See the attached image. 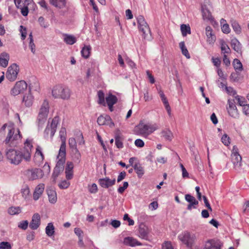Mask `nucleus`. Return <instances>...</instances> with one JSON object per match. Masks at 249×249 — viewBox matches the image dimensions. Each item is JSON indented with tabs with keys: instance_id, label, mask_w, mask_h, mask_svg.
Masks as SVG:
<instances>
[{
	"instance_id": "60",
	"label": "nucleus",
	"mask_w": 249,
	"mask_h": 249,
	"mask_svg": "<svg viewBox=\"0 0 249 249\" xmlns=\"http://www.w3.org/2000/svg\"><path fill=\"white\" fill-rule=\"evenodd\" d=\"M28 6H25L18 8L21 9V13L23 16H27L28 15L29 13Z\"/></svg>"
},
{
	"instance_id": "20",
	"label": "nucleus",
	"mask_w": 249,
	"mask_h": 249,
	"mask_svg": "<svg viewBox=\"0 0 249 249\" xmlns=\"http://www.w3.org/2000/svg\"><path fill=\"white\" fill-rule=\"evenodd\" d=\"M115 179H110L108 178H100L99 179V183L101 187L107 188L109 186H111L115 184Z\"/></svg>"
},
{
	"instance_id": "57",
	"label": "nucleus",
	"mask_w": 249,
	"mask_h": 249,
	"mask_svg": "<svg viewBox=\"0 0 249 249\" xmlns=\"http://www.w3.org/2000/svg\"><path fill=\"white\" fill-rule=\"evenodd\" d=\"M28 222L27 220L22 221L18 224V227L25 230L28 227Z\"/></svg>"
},
{
	"instance_id": "29",
	"label": "nucleus",
	"mask_w": 249,
	"mask_h": 249,
	"mask_svg": "<svg viewBox=\"0 0 249 249\" xmlns=\"http://www.w3.org/2000/svg\"><path fill=\"white\" fill-rule=\"evenodd\" d=\"M212 32V29L210 26H208L206 27V35L207 37V40L210 43H213L215 39V37Z\"/></svg>"
},
{
	"instance_id": "24",
	"label": "nucleus",
	"mask_w": 249,
	"mask_h": 249,
	"mask_svg": "<svg viewBox=\"0 0 249 249\" xmlns=\"http://www.w3.org/2000/svg\"><path fill=\"white\" fill-rule=\"evenodd\" d=\"M133 167L137 174L138 177L141 178L144 174L143 167L139 162L136 163Z\"/></svg>"
},
{
	"instance_id": "47",
	"label": "nucleus",
	"mask_w": 249,
	"mask_h": 249,
	"mask_svg": "<svg viewBox=\"0 0 249 249\" xmlns=\"http://www.w3.org/2000/svg\"><path fill=\"white\" fill-rule=\"evenodd\" d=\"M8 212L11 215L18 214L21 212V209L19 207H11L8 209Z\"/></svg>"
},
{
	"instance_id": "33",
	"label": "nucleus",
	"mask_w": 249,
	"mask_h": 249,
	"mask_svg": "<svg viewBox=\"0 0 249 249\" xmlns=\"http://www.w3.org/2000/svg\"><path fill=\"white\" fill-rule=\"evenodd\" d=\"M106 101L107 105H110L111 106L114 105L117 103L118 99L115 95L110 93L106 97Z\"/></svg>"
},
{
	"instance_id": "52",
	"label": "nucleus",
	"mask_w": 249,
	"mask_h": 249,
	"mask_svg": "<svg viewBox=\"0 0 249 249\" xmlns=\"http://www.w3.org/2000/svg\"><path fill=\"white\" fill-rule=\"evenodd\" d=\"M21 193L22 194V196L24 198H26L30 194L29 188L28 186H26L24 188H22L21 190Z\"/></svg>"
},
{
	"instance_id": "9",
	"label": "nucleus",
	"mask_w": 249,
	"mask_h": 249,
	"mask_svg": "<svg viewBox=\"0 0 249 249\" xmlns=\"http://www.w3.org/2000/svg\"><path fill=\"white\" fill-rule=\"evenodd\" d=\"M59 123L58 117H55L52 121L50 125L48 124L44 132L45 137H48L50 135L51 137H53L56 131L57 124Z\"/></svg>"
},
{
	"instance_id": "61",
	"label": "nucleus",
	"mask_w": 249,
	"mask_h": 249,
	"mask_svg": "<svg viewBox=\"0 0 249 249\" xmlns=\"http://www.w3.org/2000/svg\"><path fill=\"white\" fill-rule=\"evenodd\" d=\"M123 219L124 220H127L128 222V225L129 226H132L134 224V221L133 220L130 219L129 217L128 214L127 213H125L123 217Z\"/></svg>"
},
{
	"instance_id": "48",
	"label": "nucleus",
	"mask_w": 249,
	"mask_h": 249,
	"mask_svg": "<svg viewBox=\"0 0 249 249\" xmlns=\"http://www.w3.org/2000/svg\"><path fill=\"white\" fill-rule=\"evenodd\" d=\"M76 142H78L79 145L84 144L85 143L84 137L81 132H79L76 134Z\"/></svg>"
},
{
	"instance_id": "34",
	"label": "nucleus",
	"mask_w": 249,
	"mask_h": 249,
	"mask_svg": "<svg viewBox=\"0 0 249 249\" xmlns=\"http://www.w3.org/2000/svg\"><path fill=\"white\" fill-rule=\"evenodd\" d=\"M71 152L73 160L75 162H79L80 160L81 156L77 148L71 149Z\"/></svg>"
},
{
	"instance_id": "56",
	"label": "nucleus",
	"mask_w": 249,
	"mask_h": 249,
	"mask_svg": "<svg viewBox=\"0 0 249 249\" xmlns=\"http://www.w3.org/2000/svg\"><path fill=\"white\" fill-rule=\"evenodd\" d=\"M239 72H232L230 75V79L233 82H237L239 80Z\"/></svg>"
},
{
	"instance_id": "62",
	"label": "nucleus",
	"mask_w": 249,
	"mask_h": 249,
	"mask_svg": "<svg viewBox=\"0 0 249 249\" xmlns=\"http://www.w3.org/2000/svg\"><path fill=\"white\" fill-rule=\"evenodd\" d=\"M20 33L21 34V39L24 40L26 37V29L22 25L20 26Z\"/></svg>"
},
{
	"instance_id": "1",
	"label": "nucleus",
	"mask_w": 249,
	"mask_h": 249,
	"mask_svg": "<svg viewBox=\"0 0 249 249\" xmlns=\"http://www.w3.org/2000/svg\"><path fill=\"white\" fill-rule=\"evenodd\" d=\"M8 133L2 145L6 148V156L9 162L13 164L18 165L24 160L26 162L31 160L33 145L31 141L27 140L24 143V147L20 150H16L12 147L16 146L18 140L20 139L21 135L18 129L16 130L12 126H8Z\"/></svg>"
},
{
	"instance_id": "54",
	"label": "nucleus",
	"mask_w": 249,
	"mask_h": 249,
	"mask_svg": "<svg viewBox=\"0 0 249 249\" xmlns=\"http://www.w3.org/2000/svg\"><path fill=\"white\" fill-rule=\"evenodd\" d=\"M225 89L227 91V92L232 96H236V91L233 89V88L231 87H225Z\"/></svg>"
},
{
	"instance_id": "17",
	"label": "nucleus",
	"mask_w": 249,
	"mask_h": 249,
	"mask_svg": "<svg viewBox=\"0 0 249 249\" xmlns=\"http://www.w3.org/2000/svg\"><path fill=\"white\" fill-rule=\"evenodd\" d=\"M45 188V185L43 183H40L37 185L33 193V198L35 200H38L42 195Z\"/></svg>"
},
{
	"instance_id": "25",
	"label": "nucleus",
	"mask_w": 249,
	"mask_h": 249,
	"mask_svg": "<svg viewBox=\"0 0 249 249\" xmlns=\"http://www.w3.org/2000/svg\"><path fill=\"white\" fill-rule=\"evenodd\" d=\"M35 159V160H36L38 162H42L44 160V156L42 152V148L39 145L36 148Z\"/></svg>"
},
{
	"instance_id": "45",
	"label": "nucleus",
	"mask_w": 249,
	"mask_h": 249,
	"mask_svg": "<svg viewBox=\"0 0 249 249\" xmlns=\"http://www.w3.org/2000/svg\"><path fill=\"white\" fill-rule=\"evenodd\" d=\"M29 39L30 40L29 46L31 49V52L34 54L36 52V46L34 43L33 37L32 33H31L29 35Z\"/></svg>"
},
{
	"instance_id": "46",
	"label": "nucleus",
	"mask_w": 249,
	"mask_h": 249,
	"mask_svg": "<svg viewBox=\"0 0 249 249\" xmlns=\"http://www.w3.org/2000/svg\"><path fill=\"white\" fill-rule=\"evenodd\" d=\"M231 24L233 30L237 33L240 34L241 32V27L238 23L234 20L231 21Z\"/></svg>"
},
{
	"instance_id": "18",
	"label": "nucleus",
	"mask_w": 249,
	"mask_h": 249,
	"mask_svg": "<svg viewBox=\"0 0 249 249\" xmlns=\"http://www.w3.org/2000/svg\"><path fill=\"white\" fill-rule=\"evenodd\" d=\"M40 224V217L38 213L33 215L32 221L29 224L30 228L32 230L37 229Z\"/></svg>"
},
{
	"instance_id": "28",
	"label": "nucleus",
	"mask_w": 249,
	"mask_h": 249,
	"mask_svg": "<svg viewBox=\"0 0 249 249\" xmlns=\"http://www.w3.org/2000/svg\"><path fill=\"white\" fill-rule=\"evenodd\" d=\"M231 45L235 51L238 53H241V44L236 38L231 40Z\"/></svg>"
},
{
	"instance_id": "51",
	"label": "nucleus",
	"mask_w": 249,
	"mask_h": 249,
	"mask_svg": "<svg viewBox=\"0 0 249 249\" xmlns=\"http://www.w3.org/2000/svg\"><path fill=\"white\" fill-rule=\"evenodd\" d=\"M230 138L226 134H224L221 138V142L225 145H229L230 143Z\"/></svg>"
},
{
	"instance_id": "22",
	"label": "nucleus",
	"mask_w": 249,
	"mask_h": 249,
	"mask_svg": "<svg viewBox=\"0 0 249 249\" xmlns=\"http://www.w3.org/2000/svg\"><path fill=\"white\" fill-rule=\"evenodd\" d=\"M47 193L49 202L52 204H54L57 201V196L55 191L53 188H48L47 189Z\"/></svg>"
},
{
	"instance_id": "27",
	"label": "nucleus",
	"mask_w": 249,
	"mask_h": 249,
	"mask_svg": "<svg viewBox=\"0 0 249 249\" xmlns=\"http://www.w3.org/2000/svg\"><path fill=\"white\" fill-rule=\"evenodd\" d=\"M202 13L203 18L204 20L210 21H213V18L211 12L205 6L202 7Z\"/></svg>"
},
{
	"instance_id": "58",
	"label": "nucleus",
	"mask_w": 249,
	"mask_h": 249,
	"mask_svg": "<svg viewBox=\"0 0 249 249\" xmlns=\"http://www.w3.org/2000/svg\"><path fill=\"white\" fill-rule=\"evenodd\" d=\"M212 62H213L214 66L216 67L217 68H218L220 67V65H221V60L219 58L212 57Z\"/></svg>"
},
{
	"instance_id": "35",
	"label": "nucleus",
	"mask_w": 249,
	"mask_h": 249,
	"mask_svg": "<svg viewBox=\"0 0 249 249\" xmlns=\"http://www.w3.org/2000/svg\"><path fill=\"white\" fill-rule=\"evenodd\" d=\"M233 66L237 72H241L243 71V65L241 61L238 59H234L233 61Z\"/></svg>"
},
{
	"instance_id": "12",
	"label": "nucleus",
	"mask_w": 249,
	"mask_h": 249,
	"mask_svg": "<svg viewBox=\"0 0 249 249\" xmlns=\"http://www.w3.org/2000/svg\"><path fill=\"white\" fill-rule=\"evenodd\" d=\"M26 174L31 180L41 178L44 175L42 170L38 168L28 169L26 171Z\"/></svg>"
},
{
	"instance_id": "14",
	"label": "nucleus",
	"mask_w": 249,
	"mask_h": 249,
	"mask_svg": "<svg viewBox=\"0 0 249 249\" xmlns=\"http://www.w3.org/2000/svg\"><path fill=\"white\" fill-rule=\"evenodd\" d=\"M97 123L100 125H107L110 127L114 125L110 117L107 115H100L97 119Z\"/></svg>"
},
{
	"instance_id": "63",
	"label": "nucleus",
	"mask_w": 249,
	"mask_h": 249,
	"mask_svg": "<svg viewBox=\"0 0 249 249\" xmlns=\"http://www.w3.org/2000/svg\"><path fill=\"white\" fill-rule=\"evenodd\" d=\"M135 144L138 147H142L144 145V143L142 140L138 139L135 140Z\"/></svg>"
},
{
	"instance_id": "31",
	"label": "nucleus",
	"mask_w": 249,
	"mask_h": 249,
	"mask_svg": "<svg viewBox=\"0 0 249 249\" xmlns=\"http://www.w3.org/2000/svg\"><path fill=\"white\" fill-rule=\"evenodd\" d=\"M148 228L144 225H141L139 227V236L143 239L148 237Z\"/></svg>"
},
{
	"instance_id": "53",
	"label": "nucleus",
	"mask_w": 249,
	"mask_h": 249,
	"mask_svg": "<svg viewBox=\"0 0 249 249\" xmlns=\"http://www.w3.org/2000/svg\"><path fill=\"white\" fill-rule=\"evenodd\" d=\"M70 185V182L65 180L60 182L58 184V186L60 188L65 189L68 188L69 187Z\"/></svg>"
},
{
	"instance_id": "2",
	"label": "nucleus",
	"mask_w": 249,
	"mask_h": 249,
	"mask_svg": "<svg viewBox=\"0 0 249 249\" xmlns=\"http://www.w3.org/2000/svg\"><path fill=\"white\" fill-rule=\"evenodd\" d=\"M59 135L61 141V144L57 156V162L53 174V177L56 178L60 172L64 169V163L66 161V130L65 128L62 127L59 132Z\"/></svg>"
},
{
	"instance_id": "16",
	"label": "nucleus",
	"mask_w": 249,
	"mask_h": 249,
	"mask_svg": "<svg viewBox=\"0 0 249 249\" xmlns=\"http://www.w3.org/2000/svg\"><path fill=\"white\" fill-rule=\"evenodd\" d=\"M185 200L189 203L188 205L187 209L191 210L193 208L196 209V206L198 205V202L196 200L195 197L189 194H187L185 196Z\"/></svg>"
},
{
	"instance_id": "64",
	"label": "nucleus",
	"mask_w": 249,
	"mask_h": 249,
	"mask_svg": "<svg viewBox=\"0 0 249 249\" xmlns=\"http://www.w3.org/2000/svg\"><path fill=\"white\" fill-rule=\"evenodd\" d=\"M162 249H173V248L170 242H165L162 245Z\"/></svg>"
},
{
	"instance_id": "32",
	"label": "nucleus",
	"mask_w": 249,
	"mask_h": 249,
	"mask_svg": "<svg viewBox=\"0 0 249 249\" xmlns=\"http://www.w3.org/2000/svg\"><path fill=\"white\" fill-rule=\"evenodd\" d=\"M51 4L56 7L63 8L66 6L65 0H50Z\"/></svg>"
},
{
	"instance_id": "30",
	"label": "nucleus",
	"mask_w": 249,
	"mask_h": 249,
	"mask_svg": "<svg viewBox=\"0 0 249 249\" xmlns=\"http://www.w3.org/2000/svg\"><path fill=\"white\" fill-rule=\"evenodd\" d=\"M123 242L124 245L132 247L140 245L139 242L136 239L130 237H127L124 238Z\"/></svg>"
},
{
	"instance_id": "50",
	"label": "nucleus",
	"mask_w": 249,
	"mask_h": 249,
	"mask_svg": "<svg viewBox=\"0 0 249 249\" xmlns=\"http://www.w3.org/2000/svg\"><path fill=\"white\" fill-rule=\"evenodd\" d=\"M38 22H39V25L44 28H47L49 26V23L47 22H45V19L43 17H40L38 18Z\"/></svg>"
},
{
	"instance_id": "8",
	"label": "nucleus",
	"mask_w": 249,
	"mask_h": 249,
	"mask_svg": "<svg viewBox=\"0 0 249 249\" xmlns=\"http://www.w3.org/2000/svg\"><path fill=\"white\" fill-rule=\"evenodd\" d=\"M137 20L139 30L142 33V36L145 38L148 34H151L149 27L142 16H139Z\"/></svg>"
},
{
	"instance_id": "59",
	"label": "nucleus",
	"mask_w": 249,
	"mask_h": 249,
	"mask_svg": "<svg viewBox=\"0 0 249 249\" xmlns=\"http://www.w3.org/2000/svg\"><path fill=\"white\" fill-rule=\"evenodd\" d=\"M89 190L91 193H96L98 190L97 185L95 183H93L91 186L89 187Z\"/></svg>"
},
{
	"instance_id": "19",
	"label": "nucleus",
	"mask_w": 249,
	"mask_h": 249,
	"mask_svg": "<svg viewBox=\"0 0 249 249\" xmlns=\"http://www.w3.org/2000/svg\"><path fill=\"white\" fill-rule=\"evenodd\" d=\"M22 101L27 107H30L32 106L34 102V97L31 93L30 89H29L28 93L24 95Z\"/></svg>"
},
{
	"instance_id": "26",
	"label": "nucleus",
	"mask_w": 249,
	"mask_h": 249,
	"mask_svg": "<svg viewBox=\"0 0 249 249\" xmlns=\"http://www.w3.org/2000/svg\"><path fill=\"white\" fill-rule=\"evenodd\" d=\"M220 48L221 50V53L223 55H227L230 54L231 52V49L229 46L227 44L225 41L223 40L220 41Z\"/></svg>"
},
{
	"instance_id": "13",
	"label": "nucleus",
	"mask_w": 249,
	"mask_h": 249,
	"mask_svg": "<svg viewBox=\"0 0 249 249\" xmlns=\"http://www.w3.org/2000/svg\"><path fill=\"white\" fill-rule=\"evenodd\" d=\"M228 107H227L229 114L232 117L237 118L238 117V112L235 105L234 99L228 100Z\"/></svg>"
},
{
	"instance_id": "40",
	"label": "nucleus",
	"mask_w": 249,
	"mask_h": 249,
	"mask_svg": "<svg viewBox=\"0 0 249 249\" xmlns=\"http://www.w3.org/2000/svg\"><path fill=\"white\" fill-rule=\"evenodd\" d=\"M179 46L180 49L181 50L182 53L183 55H184L186 57V58H190V55L189 54V53H188L187 48L185 46L184 42L182 41L180 42L179 44Z\"/></svg>"
},
{
	"instance_id": "7",
	"label": "nucleus",
	"mask_w": 249,
	"mask_h": 249,
	"mask_svg": "<svg viewBox=\"0 0 249 249\" xmlns=\"http://www.w3.org/2000/svg\"><path fill=\"white\" fill-rule=\"evenodd\" d=\"M231 159L234 169L238 172L240 171L242 166V157L239 154L238 148L236 146L233 147Z\"/></svg>"
},
{
	"instance_id": "6",
	"label": "nucleus",
	"mask_w": 249,
	"mask_h": 249,
	"mask_svg": "<svg viewBox=\"0 0 249 249\" xmlns=\"http://www.w3.org/2000/svg\"><path fill=\"white\" fill-rule=\"evenodd\" d=\"M178 239L188 247H192L196 240L195 234L188 231H184L178 236Z\"/></svg>"
},
{
	"instance_id": "10",
	"label": "nucleus",
	"mask_w": 249,
	"mask_h": 249,
	"mask_svg": "<svg viewBox=\"0 0 249 249\" xmlns=\"http://www.w3.org/2000/svg\"><path fill=\"white\" fill-rule=\"evenodd\" d=\"M19 68L16 64L10 65L6 73V78L10 81H14L17 78Z\"/></svg>"
},
{
	"instance_id": "43",
	"label": "nucleus",
	"mask_w": 249,
	"mask_h": 249,
	"mask_svg": "<svg viewBox=\"0 0 249 249\" xmlns=\"http://www.w3.org/2000/svg\"><path fill=\"white\" fill-rule=\"evenodd\" d=\"M98 103L103 106H106V102L105 101V95L102 90L98 91Z\"/></svg>"
},
{
	"instance_id": "21",
	"label": "nucleus",
	"mask_w": 249,
	"mask_h": 249,
	"mask_svg": "<svg viewBox=\"0 0 249 249\" xmlns=\"http://www.w3.org/2000/svg\"><path fill=\"white\" fill-rule=\"evenodd\" d=\"M123 135L121 134L120 130H117L115 135V145L117 148H122L123 147Z\"/></svg>"
},
{
	"instance_id": "42",
	"label": "nucleus",
	"mask_w": 249,
	"mask_h": 249,
	"mask_svg": "<svg viewBox=\"0 0 249 249\" xmlns=\"http://www.w3.org/2000/svg\"><path fill=\"white\" fill-rule=\"evenodd\" d=\"M161 134L162 136L166 140L171 141L173 137V135L172 132L169 129H166L162 131Z\"/></svg>"
},
{
	"instance_id": "44",
	"label": "nucleus",
	"mask_w": 249,
	"mask_h": 249,
	"mask_svg": "<svg viewBox=\"0 0 249 249\" xmlns=\"http://www.w3.org/2000/svg\"><path fill=\"white\" fill-rule=\"evenodd\" d=\"M234 100H236L237 104L242 107L246 104V100L245 98L242 96L239 95H236L235 97Z\"/></svg>"
},
{
	"instance_id": "49",
	"label": "nucleus",
	"mask_w": 249,
	"mask_h": 249,
	"mask_svg": "<svg viewBox=\"0 0 249 249\" xmlns=\"http://www.w3.org/2000/svg\"><path fill=\"white\" fill-rule=\"evenodd\" d=\"M69 145L71 150L77 148V142L74 138H70L69 139Z\"/></svg>"
},
{
	"instance_id": "37",
	"label": "nucleus",
	"mask_w": 249,
	"mask_h": 249,
	"mask_svg": "<svg viewBox=\"0 0 249 249\" xmlns=\"http://www.w3.org/2000/svg\"><path fill=\"white\" fill-rule=\"evenodd\" d=\"M64 41L69 45H72L76 41V38L71 35L66 34L64 35Z\"/></svg>"
},
{
	"instance_id": "38",
	"label": "nucleus",
	"mask_w": 249,
	"mask_h": 249,
	"mask_svg": "<svg viewBox=\"0 0 249 249\" xmlns=\"http://www.w3.org/2000/svg\"><path fill=\"white\" fill-rule=\"evenodd\" d=\"M45 232L46 234L49 237H51L54 234V227L52 223H49L48 224L45 228Z\"/></svg>"
},
{
	"instance_id": "36",
	"label": "nucleus",
	"mask_w": 249,
	"mask_h": 249,
	"mask_svg": "<svg viewBox=\"0 0 249 249\" xmlns=\"http://www.w3.org/2000/svg\"><path fill=\"white\" fill-rule=\"evenodd\" d=\"M17 8L28 6L32 2V0H14Z\"/></svg>"
},
{
	"instance_id": "4",
	"label": "nucleus",
	"mask_w": 249,
	"mask_h": 249,
	"mask_svg": "<svg viewBox=\"0 0 249 249\" xmlns=\"http://www.w3.org/2000/svg\"><path fill=\"white\" fill-rule=\"evenodd\" d=\"M49 109V102L44 100L40 108L37 118V123L39 127H42L47 120Z\"/></svg>"
},
{
	"instance_id": "15",
	"label": "nucleus",
	"mask_w": 249,
	"mask_h": 249,
	"mask_svg": "<svg viewBox=\"0 0 249 249\" xmlns=\"http://www.w3.org/2000/svg\"><path fill=\"white\" fill-rule=\"evenodd\" d=\"M223 244L219 240H208L205 244V249H220Z\"/></svg>"
},
{
	"instance_id": "5",
	"label": "nucleus",
	"mask_w": 249,
	"mask_h": 249,
	"mask_svg": "<svg viewBox=\"0 0 249 249\" xmlns=\"http://www.w3.org/2000/svg\"><path fill=\"white\" fill-rule=\"evenodd\" d=\"M137 128L139 134L146 137L157 130L159 126L156 124H145L141 123L137 126Z\"/></svg>"
},
{
	"instance_id": "3",
	"label": "nucleus",
	"mask_w": 249,
	"mask_h": 249,
	"mask_svg": "<svg viewBox=\"0 0 249 249\" xmlns=\"http://www.w3.org/2000/svg\"><path fill=\"white\" fill-rule=\"evenodd\" d=\"M71 91L67 87L58 85L54 86L52 91L53 96L54 98L68 100L71 95Z\"/></svg>"
},
{
	"instance_id": "11",
	"label": "nucleus",
	"mask_w": 249,
	"mask_h": 249,
	"mask_svg": "<svg viewBox=\"0 0 249 249\" xmlns=\"http://www.w3.org/2000/svg\"><path fill=\"white\" fill-rule=\"evenodd\" d=\"M27 88V83L23 80L16 82L14 87L11 90V94L13 96H16L23 91Z\"/></svg>"
},
{
	"instance_id": "41",
	"label": "nucleus",
	"mask_w": 249,
	"mask_h": 249,
	"mask_svg": "<svg viewBox=\"0 0 249 249\" xmlns=\"http://www.w3.org/2000/svg\"><path fill=\"white\" fill-rule=\"evenodd\" d=\"M91 47L90 46H85L82 49L81 53L82 55L85 58H88L90 54Z\"/></svg>"
},
{
	"instance_id": "39",
	"label": "nucleus",
	"mask_w": 249,
	"mask_h": 249,
	"mask_svg": "<svg viewBox=\"0 0 249 249\" xmlns=\"http://www.w3.org/2000/svg\"><path fill=\"white\" fill-rule=\"evenodd\" d=\"M180 30L182 35L185 36L187 34H191V28L189 25L181 24L180 26Z\"/></svg>"
},
{
	"instance_id": "23",
	"label": "nucleus",
	"mask_w": 249,
	"mask_h": 249,
	"mask_svg": "<svg viewBox=\"0 0 249 249\" xmlns=\"http://www.w3.org/2000/svg\"><path fill=\"white\" fill-rule=\"evenodd\" d=\"M9 60V54L5 52L1 53L0 56V66L5 68L8 65Z\"/></svg>"
},
{
	"instance_id": "55",
	"label": "nucleus",
	"mask_w": 249,
	"mask_h": 249,
	"mask_svg": "<svg viewBox=\"0 0 249 249\" xmlns=\"http://www.w3.org/2000/svg\"><path fill=\"white\" fill-rule=\"evenodd\" d=\"M0 249H11V246L7 242H2L0 243Z\"/></svg>"
}]
</instances>
